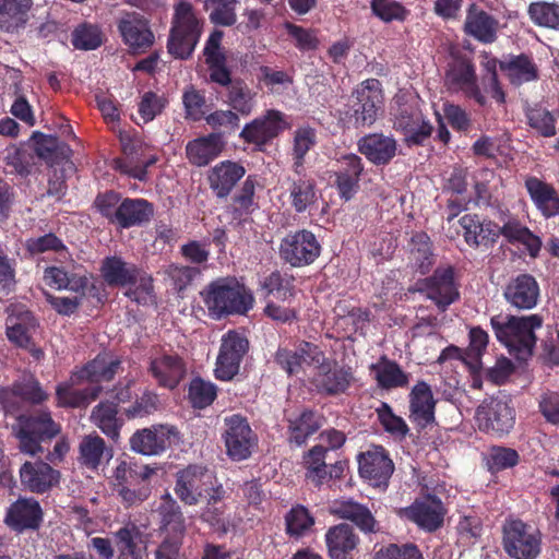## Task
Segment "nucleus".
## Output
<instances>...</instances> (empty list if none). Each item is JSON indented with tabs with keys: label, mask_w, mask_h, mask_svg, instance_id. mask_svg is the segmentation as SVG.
I'll return each instance as SVG.
<instances>
[{
	"label": "nucleus",
	"mask_w": 559,
	"mask_h": 559,
	"mask_svg": "<svg viewBox=\"0 0 559 559\" xmlns=\"http://www.w3.org/2000/svg\"><path fill=\"white\" fill-rule=\"evenodd\" d=\"M224 143L219 134H210L197 139L187 145V156L195 166H205L223 151Z\"/></svg>",
	"instance_id": "473e14b6"
},
{
	"label": "nucleus",
	"mask_w": 559,
	"mask_h": 559,
	"mask_svg": "<svg viewBox=\"0 0 559 559\" xmlns=\"http://www.w3.org/2000/svg\"><path fill=\"white\" fill-rule=\"evenodd\" d=\"M151 371L160 384L175 388L186 374L182 359L178 355H163L151 364Z\"/></svg>",
	"instance_id": "2f4dec72"
},
{
	"label": "nucleus",
	"mask_w": 559,
	"mask_h": 559,
	"mask_svg": "<svg viewBox=\"0 0 559 559\" xmlns=\"http://www.w3.org/2000/svg\"><path fill=\"white\" fill-rule=\"evenodd\" d=\"M445 84L449 88L463 90L480 105L485 104V96L476 84L474 66L466 57L456 56L449 63L445 72Z\"/></svg>",
	"instance_id": "f8f14e48"
},
{
	"label": "nucleus",
	"mask_w": 559,
	"mask_h": 559,
	"mask_svg": "<svg viewBox=\"0 0 559 559\" xmlns=\"http://www.w3.org/2000/svg\"><path fill=\"white\" fill-rule=\"evenodd\" d=\"M423 285L421 290L427 292V298L442 312L460 297L451 266L438 267L433 275L424 280Z\"/></svg>",
	"instance_id": "6e6552de"
},
{
	"label": "nucleus",
	"mask_w": 559,
	"mask_h": 559,
	"mask_svg": "<svg viewBox=\"0 0 559 559\" xmlns=\"http://www.w3.org/2000/svg\"><path fill=\"white\" fill-rule=\"evenodd\" d=\"M201 23L189 2L181 1L175 8L173 26L170 29L167 49L176 59H188L201 36Z\"/></svg>",
	"instance_id": "f257e3e1"
},
{
	"label": "nucleus",
	"mask_w": 559,
	"mask_h": 559,
	"mask_svg": "<svg viewBox=\"0 0 559 559\" xmlns=\"http://www.w3.org/2000/svg\"><path fill=\"white\" fill-rule=\"evenodd\" d=\"M402 512L405 518L415 522L420 528L427 532H435L441 527L445 514L442 502L436 497H428L423 501H415Z\"/></svg>",
	"instance_id": "a211bd4d"
},
{
	"label": "nucleus",
	"mask_w": 559,
	"mask_h": 559,
	"mask_svg": "<svg viewBox=\"0 0 559 559\" xmlns=\"http://www.w3.org/2000/svg\"><path fill=\"white\" fill-rule=\"evenodd\" d=\"M229 103L241 115L248 116L252 110V95L249 87L240 80H234L229 88Z\"/></svg>",
	"instance_id": "5fc2aeb1"
},
{
	"label": "nucleus",
	"mask_w": 559,
	"mask_h": 559,
	"mask_svg": "<svg viewBox=\"0 0 559 559\" xmlns=\"http://www.w3.org/2000/svg\"><path fill=\"white\" fill-rule=\"evenodd\" d=\"M72 44L82 50H93L100 46L102 36L96 26L83 25L73 33Z\"/></svg>",
	"instance_id": "052dcab7"
},
{
	"label": "nucleus",
	"mask_w": 559,
	"mask_h": 559,
	"mask_svg": "<svg viewBox=\"0 0 559 559\" xmlns=\"http://www.w3.org/2000/svg\"><path fill=\"white\" fill-rule=\"evenodd\" d=\"M118 28L133 53L143 52L154 44V34L146 19L136 12L126 13L120 19Z\"/></svg>",
	"instance_id": "ddd939ff"
},
{
	"label": "nucleus",
	"mask_w": 559,
	"mask_h": 559,
	"mask_svg": "<svg viewBox=\"0 0 559 559\" xmlns=\"http://www.w3.org/2000/svg\"><path fill=\"white\" fill-rule=\"evenodd\" d=\"M249 348L248 340L229 331L222 340L215 374L221 380H231L239 371L240 361Z\"/></svg>",
	"instance_id": "423d86ee"
},
{
	"label": "nucleus",
	"mask_w": 559,
	"mask_h": 559,
	"mask_svg": "<svg viewBox=\"0 0 559 559\" xmlns=\"http://www.w3.org/2000/svg\"><path fill=\"white\" fill-rule=\"evenodd\" d=\"M381 91L377 80H367L357 87L349 100L347 114L354 118L356 127L371 126L378 117L381 104Z\"/></svg>",
	"instance_id": "20e7f679"
},
{
	"label": "nucleus",
	"mask_w": 559,
	"mask_h": 559,
	"mask_svg": "<svg viewBox=\"0 0 559 559\" xmlns=\"http://www.w3.org/2000/svg\"><path fill=\"white\" fill-rule=\"evenodd\" d=\"M531 128L544 138H551L556 134V118L546 108H533L526 112Z\"/></svg>",
	"instance_id": "603ef678"
},
{
	"label": "nucleus",
	"mask_w": 559,
	"mask_h": 559,
	"mask_svg": "<svg viewBox=\"0 0 559 559\" xmlns=\"http://www.w3.org/2000/svg\"><path fill=\"white\" fill-rule=\"evenodd\" d=\"M358 151L374 165L389 164L397 151V143L392 136L382 133L368 134L358 143Z\"/></svg>",
	"instance_id": "4be33fe9"
},
{
	"label": "nucleus",
	"mask_w": 559,
	"mask_h": 559,
	"mask_svg": "<svg viewBox=\"0 0 559 559\" xmlns=\"http://www.w3.org/2000/svg\"><path fill=\"white\" fill-rule=\"evenodd\" d=\"M436 401L430 386L421 381L411 392V418L424 429L435 421Z\"/></svg>",
	"instance_id": "a878e982"
},
{
	"label": "nucleus",
	"mask_w": 559,
	"mask_h": 559,
	"mask_svg": "<svg viewBox=\"0 0 559 559\" xmlns=\"http://www.w3.org/2000/svg\"><path fill=\"white\" fill-rule=\"evenodd\" d=\"M488 345V334L480 328H473L469 331V346L463 357L464 362L473 372L481 367L480 357Z\"/></svg>",
	"instance_id": "8fccbe9b"
},
{
	"label": "nucleus",
	"mask_w": 559,
	"mask_h": 559,
	"mask_svg": "<svg viewBox=\"0 0 559 559\" xmlns=\"http://www.w3.org/2000/svg\"><path fill=\"white\" fill-rule=\"evenodd\" d=\"M371 368L376 371L379 386L383 389L404 386L408 382L407 376L402 371L400 366L389 360L385 356L381 357Z\"/></svg>",
	"instance_id": "4c0bfd02"
},
{
	"label": "nucleus",
	"mask_w": 559,
	"mask_h": 559,
	"mask_svg": "<svg viewBox=\"0 0 559 559\" xmlns=\"http://www.w3.org/2000/svg\"><path fill=\"white\" fill-rule=\"evenodd\" d=\"M503 546L509 556L524 559V523L510 521L503 526Z\"/></svg>",
	"instance_id": "a18cd8bd"
},
{
	"label": "nucleus",
	"mask_w": 559,
	"mask_h": 559,
	"mask_svg": "<svg viewBox=\"0 0 559 559\" xmlns=\"http://www.w3.org/2000/svg\"><path fill=\"white\" fill-rule=\"evenodd\" d=\"M205 472L201 466L190 465L177 473L175 493L185 504L195 506L200 501Z\"/></svg>",
	"instance_id": "b1692460"
},
{
	"label": "nucleus",
	"mask_w": 559,
	"mask_h": 559,
	"mask_svg": "<svg viewBox=\"0 0 559 559\" xmlns=\"http://www.w3.org/2000/svg\"><path fill=\"white\" fill-rule=\"evenodd\" d=\"M120 365L119 360L110 359L107 355H98L95 359L86 364V366L76 372L72 381L80 382L83 380L92 383L102 381H110Z\"/></svg>",
	"instance_id": "72a5a7b5"
},
{
	"label": "nucleus",
	"mask_w": 559,
	"mask_h": 559,
	"mask_svg": "<svg viewBox=\"0 0 559 559\" xmlns=\"http://www.w3.org/2000/svg\"><path fill=\"white\" fill-rule=\"evenodd\" d=\"M476 420L481 430L502 435L513 427L514 414L507 402L491 400L477 407Z\"/></svg>",
	"instance_id": "1a4fd4ad"
},
{
	"label": "nucleus",
	"mask_w": 559,
	"mask_h": 559,
	"mask_svg": "<svg viewBox=\"0 0 559 559\" xmlns=\"http://www.w3.org/2000/svg\"><path fill=\"white\" fill-rule=\"evenodd\" d=\"M354 377L350 368L337 367L333 368L321 364L314 376L313 382L319 391L330 395L345 392L349 386Z\"/></svg>",
	"instance_id": "cd10ccee"
},
{
	"label": "nucleus",
	"mask_w": 559,
	"mask_h": 559,
	"mask_svg": "<svg viewBox=\"0 0 559 559\" xmlns=\"http://www.w3.org/2000/svg\"><path fill=\"white\" fill-rule=\"evenodd\" d=\"M320 250L314 235L300 230L282 240L280 253L287 263L298 267L311 264L319 257Z\"/></svg>",
	"instance_id": "39448f33"
},
{
	"label": "nucleus",
	"mask_w": 559,
	"mask_h": 559,
	"mask_svg": "<svg viewBox=\"0 0 559 559\" xmlns=\"http://www.w3.org/2000/svg\"><path fill=\"white\" fill-rule=\"evenodd\" d=\"M526 192L544 218L559 216V191L552 183L530 176L526 177Z\"/></svg>",
	"instance_id": "dca6fc26"
},
{
	"label": "nucleus",
	"mask_w": 559,
	"mask_h": 559,
	"mask_svg": "<svg viewBox=\"0 0 559 559\" xmlns=\"http://www.w3.org/2000/svg\"><path fill=\"white\" fill-rule=\"evenodd\" d=\"M35 329L34 318L25 312L21 318H9L7 323V335L9 340L20 347H27L31 343V330Z\"/></svg>",
	"instance_id": "49530a36"
},
{
	"label": "nucleus",
	"mask_w": 559,
	"mask_h": 559,
	"mask_svg": "<svg viewBox=\"0 0 559 559\" xmlns=\"http://www.w3.org/2000/svg\"><path fill=\"white\" fill-rule=\"evenodd\" d=\"M499 22L472 3L467 10L464 32L484 44H491L497 39Z\"/></svg>",
	"instance_id": "5701e85b"
},
{
	"label": "nucleus",
	"mask_w": 559,
	"mask_h": 559,
	"mask_svg": "<svg viewBox=\"0 0 559 559\" xmlns=\"http://www.w3.org/2000/svg\"><path fill=\"white\" fill-rule=\"evenodd\" d=\"M102 275L110 286H126L136 282L138 270L120 258L110 257L103 261Z\"/></svg>",
	"instance_id": "f704fd0d"
},
{
	"label": "nucleus",
	"mask_w": 559,
	"mask_h": 559,
	"mask_svg": "<svg viewBox=\"0 0 559 559\" xmlns=\"http://www.w3.org/2000/svg\"><path fill=\"white\" fill-rule=\"evenodd\" d=\"M13 397H21L37 404L46 400L47 395L37 382L15 383L11 389L0 391V403L3 407L9 408L13 404Z\"/></svg>",
	"instance_id": "79ce46f5"
},
{
	"label": "nucleus",
	"mask_w": 559,
	"mask_h": 559,
	"mask_svg": "<svg viewBox=\"0 0 559 559\" xmlns=\"http://www.w3.org/2000/svg\"><path fill=\"white\" fill-rule=\"evenodd\" d=\"M164 273L171 280L175 289L181 292L191 283L193 277L199 274V270L191 266L170 264L166 266Z\"/></svg>",
	"instance_id": "338daca9"
},
{
	"label": "nucleus",
	"mask_w": 559,
	"mask_h": 559,
	"mask_svg": "<svg viewBox=\"0 0 559 559\" xmlns=\"http://www.w3.org/2000/svg\"><path fill=\"white\" fill-rule=\"evenodd\" d=\"M162 528L167 536L182 538L186 532L185 518L180 508L173 503L163 511Z\"/></svg>",
	"instance_id": "4d7b16f0"
},
{
	"label": "nucleus",
	"mask_w": 559,
	"mask_h": 559,
	"mask_svg": "<svg viewBox=\"0 0 559 559\" xmlns=\"http://www.w3.org/2000/svg\"><path fill=\"white\" fill-rule=\"evenodd\" d=\"M539 411L545 419L552 424L559 425V393L547 391L540 395L538 403Z\"/></svg>",
	"instance_id": "774afa93"
},
{
	"label": "nucleus",
	"mask_w": 559,
	"mask_h": 559,
	"mask_svg": "<svg viewBox=\"0 0 559 559\" xmlns=\"http://www.w3.org/2000/svg\"><path fill=\"white\" fill-rule=\"evenodd\" d=\"M237 0H204L206 9L211 8L210 20L219 26H231L237 22Z\"/></svg>",
	"instance_id": "3c124183"
},
{
	"label": "nucleus",
	"mask_w": 559,
	"mask_h": 559,
	"mask_svg": "<svg viewBox=\"0 0 559 559\" xmlns=\"http://www.w3.org/2000/svg\"><path fill=\"white\" fill-rule=\"evenodd\" d=\"M71 171L68 169L67 166L61 165L60 168L55 167L52 175L49 176L48 179V189L45 193H43L39 197V200H53V201H60L66 192H67V185H66V173Z\"/></svg>",
	"instance_id": "bf43d9fd"
},
{
	"label": "nucleus",
	"mask_w": 559,
	"mask_h": 559,
	"mask_svg": "<svg viewBox=\"0 0 559 559\" xmlns=\"http://www.w3.org/2000/svg\"><path fill=\"white\" fill-rule=\"evenodd\" d=\"M411 260L421 274H426L432 265V252L426 234L419 233L412 237Z\"/></svg>",
	"instance_id": "09e8293b"
},
{
	"label": "nucleus",
	"mask_w": 559,
	"mask_h": 559,
	"mask_svg": "<svg viewBox=\"0 0 559 559\" xmlns=\"http://www.w3.org/2000/svg\"><path fill=\"white\" fill-rule=\"evenodd\" d=\"M216 396L215 386L205 382L204 380L197 378L193 379L189 386V397L192 405L197 408H204L209 406Z\"/></svg>",
	"instance_id": "6e6d98bb"
},
{
	"label": "nucleus",
	"mask_w": 559,
	"mask_h": 559,
	"mask_svg": "<svg viewBox=\"0 0 559 559\" xmlns=\"http://www.w3.org/2000/svg\"><path fill=\"white\" fill-rule=\"evenodd\" d=\"M20 480L24 489L45 493L59 484L60 473L41 460L26 461L20 468Z\"/></svg>",
	"instance_id": "9d476101"
},
{
	"label": "nucleus",
	"mask_w": 559,
	"mask_h": 559,
	"mask_svg": "<svg viewBox=\"0 0 559 559\" xmlns=\"http://www.w3.org/2000/svg\"><path fill=\"white\" fill-rule=\"evenodd\" d=\"M178 431L171 426H154L138 430L130 439L131 449L144 455H155L178 443Z\"/></svg>",
	"instance_id": "0eeeda50"
},
{
	"label": "nucleus",
	"mask_w": 559,
	"mask_h": 559,
	"mask_svg": "<svg viewBox=\"0 0 559 559\" xmlns=\"http://www.w3.org/2000/svg\"><path fill=\"white\" fill-rule=\"evenodd\" d=\"M371 9L384 22L403 20L405 16V9L399 2L391 0H372Z\"/></svg>",
	"instance_id": "0e129e2a"
},
{
	"label": "nucleus",
	"mask_w": 559,
	"mask_h": 559,
	"mask_svg": "<svg viewBox=\"0 0 559 559\" xmlns=\"http://www.w3.org/2000/svg\"><path fill=\"white\" fill-rule=\"evenodd\" d=\"M285 129L282 114L270 110L263 118L253 120L246 124L240 136L249 143L264 145L267 141L277 136Z\"/></svg>",
	"instance_id": "412c9836"
},
{
	"label": "nucleus",
	"mask_w": 559,
	"mask_h": 559,
	"mask_svg": "<svg viewBox=\"0 0 559 559\" xmlns=\"http://www.w3.org/2000/svg\"><path fill=\"white\" fill-rule=\"evenodd\" d=\"M118 559H142L146 549L144 534L140 527L129 522L114 533Z\"/></svg>",
	"instance_id": "393cba45"
},
{
	"label": "nucleus",
	"mask_w": 559,
	"mask_h": 559,
	"mask_svg": "<svg viewBox=\"0 0 559 559\" xmlns=\"http://www.w3.org/2000/svg\"><path fill=\"white\" fill-rule=\"evenodd\" d=\"M374 559H423V557L417 546L413 544H406L403 547L390 544L385 548H381Z\"/></svg>",
	"instance_id": "69168bd1"
},
{
	"label": "nucleus",
	"mask_w": 559,
	"mask_h": 559,
	"mask_svg": "<svg viewBox=\"0 0 559 559\" xmlns=\"http://www.w3.org/2000/svg\"><path fill=\"white\" fill-rule=\"evenodd\" d=\"M245 168L230 160L222 162L209 173L211 189L217 198L224 199L229 195L236 183L245 176Z\"/></svg>",
	"instance_id": "bb28decb"
},
{
	"label": "nucleus",
	"mask_w": 559,
	"mask_h": 559,
	"mask_svg": "<svg viewBox=\"0 0 559 559\" xmlns=\"http://www.w3.org/2000/svg\"><path fill=\"white\" fill-rule=\"evenodd\" d=\"M485 459L488 469L495 473L514 466L519 462V454L510 448L492 447Z\"/></svg>",
	"instance_id": "864d4df0"
},
{
	"label": "nucleus",
	"mask_w": 559,
	"mask_h": 559,
	"mask_svg": "<svg viewBox=\"0 0 559 559\" xmlns=\"http://www.w3.org/2000/svg\"><path fill=\"white\" fill-rule=\"evenodd\" d=\"M32 0H0V31L13 33L26 24Z\"/></svg>",
	"instance_id": "7c9ffc66"
},
{
	"label": "nucleus",
	"mask_w": 559,
	"mask_h": 559,
	"mask_svg": "<svg viewBox=\"0 0 559 559\" xmlns=\"http://www.w3.org/2000/svg\"><path fill=\"white\" fill-rule=\"evenodd\" d=\"M117 405L110 402L98 404L92 413V419L108 437L116 440L119 437L117 424Z\"/></svg>",
	"instance_id": "c03bdc74"
},
{
	"label": "nucleus",
	"mask_w": 559,
	"mask_h": 559,
	"mask_svg": "<svg viewBox=\"0 0 559 559\" xmlns=\"http://www.w3.org/2000/svg\"><path fill=\"white\" fill-rule=\"evenodd\" d=\"M316 134L310 128L298 129L294 136V156L296 168L304 163V157L308 151L314 145Z\"/></svg>",
	"instance_id": "680f3d73"
},
{
	"label": "nucleus",
	"mask_w": 559,
	"mask_h": 559,
	"mask_svg": "<svg viewBox=\"0 0 559 559\" xmlns=\"http://www.w3.org/2000/svg\"><path fill=\"white\" fill-rule=\"evenodd\" d=\"M325 540L332 559H347V555L358 544V537L347 523L331 527L325 535Z\"/></svg>",
	"instance_id": "c85d7f7f"
},
{
	"label": "nucleus",
	"mask_w": 559,
	"mask_h": 559,
	"mask_svg": "<svg viewBox=\"0 0 559 559\" xmlns=\"http://www.w3.org/2000/svg\"><path fill=\"white\" fill-rule=\"evenodd\" d=\"M393 469L392 461L381 447L359 455V473L361 477L372 481L373 486L386 484Z\"/></svg>",
	"instance_id": "aec40b11"
},
{
	"label": "nucleus",
	"mask_w": 559,
	"mask_h": 559,
	"mask_svg": "<svg viewBox=\"0 0 559 559\" xmlns=\"http://www.w3.org/2000/svg\"><path fill=\"white\" fill-rule=\"evenodd\" d=\"M31 140L34 141L36 155L48 166L57 167L64 164L68 169L74 170V164L71 160L72 150L68 144L60 142L55 135H47L39 131L33 132Z\"/></svg>",
	"instance_id": "4468645a"
},
{
	"label": "nucleus",
	"mask_w": 559,
	"mask_h": 559,
	"mask_svg": "<svg viewBox=\"0 0 559 559\" xmlns=\"http://www.w3.org/2000/svg\"><path fill=\"white\" fill-rule=\"evenodd\" d=\"M7 165L12 167L11 171L21 176H27L33 165V155L23 148L8 150L5 155Z\"/></svg>",
	"instance_id": "e2e57ef3"
},
{
	"label": "nucleus",
	"mask_w": 559,
	"mask_h": 559,
	"mask_svg": "<svg viewBox=\"0 0 559 559\" xmlns=\"http://www.w3.org/2000/svg\"><path fill=\"white\" fill-rule=\"evenodd\" d=\"M102 391L100 385H93L84 390H73L69 386H58V404L63 407H85L96 400Z\"/></svg>",
	"instance_id": "37998d69"
},
{
	"label": "nucleus",
	"mask_w": 559,
	"mask_h": 559,
	"mask_svg": "<svg viewBox=\"0 0 559 559\" xmlns=\"http://www.w3.org/2000/svg\"><path fill=\"white\" fill-rule=\"evenodd\" d=\"M228 429L225 435V443L228 455L237 461L247 459L251 453L252 431L247 420L234 415L226 418Z\"/></svg>",
	"instance_id": "2eb2a0df"
},
{
	"label": "nucleus",
	"mask_w": 559,
	"mask_h": 559,
	"mask_svg": "<svg viewBox=\"0 0 559 559\" xmlns=\"http://www.w3.org/2000/svg\"><path fill=\"white\" fill-rule=\"evenodd\" d=\"M43 521V511L34 498H20L8 509L4 522L17 532L37 530Z\"/></svg>",
	"instance_id": "f3484780"
},
{
	"label": "nucleus",
	"mask_w": 559,
	"mask_h": 559,
	"mask_svg": "<svg viewBox=\"0 0 559 559\" xmlns=\"http://www.w3.org/2000/svg\"><path fill=\"white\" fill-rule=\"evenodd\" d=\"M80 461L90 468H97L105 454L111 457L110 450L106 449L105 441L99 436H85L79 447Z\"/></svg>",
	"instance_id": "a19ab883"
},
{
	"label": "nucleus",
	"mask_w": 559,
	"mask_h": 559,
	"mask_svg": "<svg viewBox=\"0 0 559 559\" xmlns=\"http://www.w3.org/2000/svg\"><path fill=\"white\" fill-rule=\"evenodd\" d=\"M19 439V448L23 453L36 455L44 451L41 442L51 440L60 432L49 413H40L36 416H19L17 425L13 427Z\"/></svg>",
	"instance_id": "f03ea898"
},
{
	"label": "nucleus",
	"mask_w": 559,
	"mask_h": 559,
	"mask_svg": "<svg viewBox=\"0 0 559 559\" xmlns=\"http://www.w3.org/2000/svg\"><path fill=\"white\" fill-rule=\"evenodd\" d=\"M289 195L297 212H304L316 200L314 185L305 178L289 179Z\"/></svg>",
	"instance_id": "de8ad7c7"
},
{
	"label": "nucleus",
	"mask_w": 559,
	"mask_h": 559,
	"mask_svg": "<svg viewBox=\"0 0 559 559\" xmlns=\"http://www.w3.org/2000/svg\"><path fill=\"white\" fill-rule=\"evenodd\" d=\"M321 418L311 411H305L295 419H289V442L301 445L308 437L321 428Z\"/></svg>",
	"instance_id": "e433bc0d"
},
{
	"label": "nucleus",
	"mask_w": 559,
	"mask_h": 559,
	"mask_svg": "<svg viewBox=\"0 0 559 559\" xmlns=\"http://www.w3.org/2000/svg\"><path fill=\"white\" fill-rule=\"evenodd\" d=\"M205 304L218 317L229 313H245L251 306V297L235 280H218L209 286Z\"/></svg>",
	"instance_id": "7ed1b4c3"
},
{
	"label": "nucleus",
	"mask_w": 559,
	"mask_h": 559,
	"mask_svg": "<svg viewBox=\"0 0 559 559\" xmlns=\"http://www.w3.org/2000/svg\"><path fill=\"white\" fill-rule=\"evenodd\" d=\"M333 512L342 518L354 522L366 533L374 532L376 520L368 508L353 502L342 501L335 504Z\"/></svg>",
	"instance_id": "c9c22d12"
},
{
	"label": "nucleus",
	"mask_w": 559,
	"mask_h": 559,
	"mask_svg": "<svg viewBox=\"0 0 559 559\" xmlns=\"http://www.w3.org/2000/svg\"><path fill=\"white\" fill-rule=\"evenodd\" d=\"M491 326L496 337L518 359H522L524 348V317L498 314L491 318Z\"/></svg>",
	"instance_id": "9b49d317"
},
{
	"label": "nucleus",
	"mask_w": 559,
	"mask_h": 559,
	"mask_svg": "<svg viewBox=\"0 0 559 559\" xmlns=\"http://www.w3.org/2000/svg\"><path fill=\"white\" fill-rule=\"evenodd\" d=\"M153 216V206L144 199H124L116 209V223L122 228L141 225Z\"/></svg>",
	"instance_id": "c756f323"
},
{
	"label": "nucleus",
	"mask_w": 559,
	"mask_h": 559,
	"mask_svg": "<svg viewBox=\"0 0 559 559\" xmlns=\"http://www.w3.org/2000/svg\"><path fill=\"white\" fill-rule=\"evenodd\" d=\"M326 453L328 449L319 444L310 449L305 455V464L308 469L306 476L316 486H320L331 479L329 477V464L325 462Z\"/></svg>",
	"instance_id": "58836bf2"
},
{
	"label": "nucleus",
	"mask_w": 559,
	"mask_h": 559,
	"mask_svg": "<svg viewBox=\"0 0 559 559\" xmlns=\"http://www.w3.org/2000/svg\"><path fill=\"white\" fill-rule=\"evenodd\" d=\"M314 523L308 510L304 507L294 508L286 515V530L289 535L300 536Z\"/></svg>",
	"instance_id": "13d9d810"
},
{
	"label": "nucleus",
	"mask_w": 559,
	"mask_h": 559,
	"mask_svg": "<svg viewBox=\"0 0 559 559\" xmlns=\"http://www.w3.org/2000/svg\"><path fill=\"white\" fill-rule=\"evenodd\" d=\"M224 497L225 490L222 486L212 487L206 491V504L201 513L202 521L219 535H226L236 528L229 518L225 516Z\"/></svg>",
	"instance_id": "6ab92c4d"
},
{
	"label": "nucleus",
	"mask_w": 559,
	"mask_h": 559,
	"mask_svg": "<svg viewBox=\"0 0 559 559\" xmlns=\"http://www.w3.org/2000/svg\"><path fill=\"white\" fill-rule=\"evenodd\" d=\"M527 13L535 25L559 31V2H531Z\"/></svg>",
	"instance_id": "ea45409f"
}]
</instances>
